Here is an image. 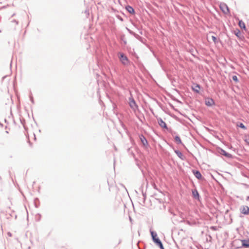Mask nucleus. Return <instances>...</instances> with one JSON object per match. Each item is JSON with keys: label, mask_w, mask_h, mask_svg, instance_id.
Listing matches in <instances>:
<instances>
[{"label": "nucleus", "mask_w": 249, "mask_h": 249, "mask_svg": "<svg viewBox=\"0 0 249 249\" xmlns=\"http://www.w3.org/2000/svg\"><path fill=\"white\" fill-rule=\"evenodd\" d=\"M194 56H195V55L193 53L192 54Z\"/></svg>", "instance_id": "nucleus-41"}, {"label": "nucleus", "mask_w": 249, "mask_h": 249, "mask_svg": "<svg viewBox=\"0 0 249 249\" xmlns=\"http://www.w3.org/2000/svg\"><path fill=\"white\" fill-rule=\"evenodd\" d=\"M30 101H31V102H32L33 104H34V98H33V96L32 95V94H30Z\"/></svg>", "instance_id": "nucleus-29"}, {"label": "nucleus", "mask_w": 249, "mask_h": 249, "mask_svg": "<svg viewBox=\"0 0 249 249\" xmlns=\"http://www.w3.org/2000/svg\"><path fill=\"white\" fill-rule=\"evenodd\" d=\"M118 18H119L120 20H121V21H123V18H122V17H121L120 16H119Z\"/></svg>", "instance_id": "nucleus-33"}, {"label": "nucleus", "mask_w": 249, "mask_h": 249, "mask_svg": "<svg viewBox=\"0 0 249 249\" xmlns=\"http://www.w3.org/2000/svg\"><path fill=\"white\" fill-rule=\"evenodd\" d=\"M175 153L177 155V156L182 160H184L185 159V156L182 154V153L178 150H174Z\"/></svg>", "instance_id": "nucleus-16"}, {"label": "nucleus", "mask_w": 249, "mask_h": 249, "mask_svg": "<svg viewBox=\"0 0 249 249\" xmlns=\"http://www.w3.org/2000/svg\"><path fill=\"white\" fill-rule=\"evenodd\" d=\"M159 125L162 128L168 129V128L166 123L161 118H159L157 119Z\"/></svg>", "instance_id": "nucleus-5"}, {"label": "nucleus", "mask_w": 249, "mask_h": 249, "mask_svg": "<svg viewBox=\"0 0 249 249\" xmlns=\"http://www.w3.org/2000/svg\"><path fill=\"white\" fill-rule=\"evenodd\" d=\"M0 125L1 126H2V125H3V124H1V123H0Z\"/></svg>", "instance_id": "nucleus-40"}, {"label": "nucleus", "mask_w": 249, "mask_h": 249, "mask_svg": "<svg viewBox=\"0 0 249 249\" xmlns=\"http://www.w3.org/2000/svg\"><path fill=\"white\" fill-rule=\"evenodd\" d=\"M246 200H249V196H248L247 197Z\"/></svg>", "instance_id": "nucleus-35"}, {"label": "nucleus", "mask_w": 249, "mask_h": 249, "mask_svg": "<svg viewBox=\"0 0 249 249\" xmlns=\"http://www.w3.org/2000/svg\"><path fill=\"white\" fill-rule=\"evenodd\" d=\"M129 104L130 107L133 110H136L138 108V105H137L135 100L134 99L132 96L129 98Z\"/></svg>", "instance_id": "nucleus-2"}, {"label": "nucleus", "mask_w": 249, "mask_h": 249, "mask_svg": "<svg viewBox=\"0 0 249 249\" xmlns=\"http://www.w3.org/2000/svg\"><path fill=\"white\" fill-rule=\"evenodd\" d=\"M237 126L244 130L247 129V127L242 123H238L237 124Z\"/></svg>", "instance_id": "nucleus-20"}, {"label": "nucleus", "mask_w": 249, "mask_h": 249, "mask_svg": "<svg viewBox=\"0 0 249 249\" xmlns=\"http://www.w3.org/2000/svg\"><path fill=\"white\" fill-rule=\"evenodd\" d=\"M139 137L142 143L144 146H147L148 145L147 140H146V138L144 136L143 134L140 135L139 136Z\"/></svg>", "instance_id": "nucleus-11"}, {"label": "nucleus", "mask_w": 249, "mask_h": 249, "mask_svg": "<svg viewBox=\"0 0 249 249\" xmlns=\"http://www.w3.org/2000/svg\"><path fill=\"white\" fill-rule=\"evenodd\" d=\"M174 139H175V142L178 144H180L184 145V144L182 143V142H181V140L180 137L178 136V135L176 136L174 138Z\"/></svg>", "instance_id": "nucleus-17"}, {"label": "nucleus", "mask_w": 249, "mask_h": 249, "mask_svg": "<svg viewBox=\"0 0 249 249\" xmlns=\"http://www.w3.org/2000/svg\"><path fill=\"white\" fill-rule=\"evenodd\" d=\"M192 195L193 197L196 200H200V196L196 189L192 190Z\"/></svg>", "instance_id": "nucleus-12"}, {"label": "nucleus", "mask_w": 249, "mask_h": 249, "mask_svg": "<svg viewBox=\"0 0 249 249\" xmlns=\"http://www.w3.org/2000/svg\"><path fill=\"white\" fill-rule=\"evenodd\" d=\"M119 58L120 61L124 65L127 66L129 65L130 61L127 56L125 55L124 53H120Z\"/></svg>", "instance_id": "nucleus-1"}, {"label": "nucleus", "mask_w": 249, "mask_h": 249, "mask_svg": "<svg viewBox=\"0 0 249 249\" xmlns=\"http://www.w3.org/2000/svg\"><path fill=\"white\" fill-rule=\"evenodd\" d=\"M116 107V105L115 104H113V108L114 109Z\"/></svg>", "instance_id": "nucleus-37"}, {"label": "nucleus", "mask_w": 249, "mask_h": 249, "mask_svg": "<svg viewBox=\"0 0 249 249\" xmlns=\"http://www.w3.org/2000/svg\"><path fill=\"white\" fill-rule=\"evenodd\" d=\"M160 249H164L162 242L158 246Z\"/></svg>", "instance_id": "nucleus-30"}, {"label": "nucleus", "mask_w": 249, "mask_h": 249, "mask_svg": "<svg viewBox=\"0 0 249 249\" xmlns=\"http://www.w3.org/2000/svg\"><path fill=\"white\" fill-rule=\"evenodd\" d=\"M8 234H9V235L11 236V233L9 232Z\"/></svg>", "instance_id": "nucleus-39"}, {"label": "nucleus", "mask_w": 249, "mask_h": 249, "mask_svg": "<svg viewBox=\"0 0 249 249\" xmlns=\"http://www.w3.org/2000/svg\"><path fill=\"white\" fill-rule=\"evenodd\" d=\"M125 9L131 14H134L135 13L134 9L130 5H127L125 7Z\"/></svg>", "instance_id": "nucleus-14"}, {"label": "nucleus", "mask_w": 249, "mask_h": 249, "mask_svg": "<svg viewBox=\"0 0 249 249\" xmlns=\"http://www.w3.org/2000/svg\"><path fill=\"white\" fill-rule=\"evenodd\" d=\"M217 151L219 154L223 155L228 159L233 158V156L231 154L227 152L225 150H223L221 148H218Z\"/></svg>", "instance_id": "nucleus-3"}, {"label": "nucleus", "mask_w": 249, "mask_h": 249, "mask_svg": "<svg viewBox=\"0 0 249 249\" xmlns=\"http://www.w3.org/2000/svg\"><path fill=\"white\" fill-rule=\"evenodd\" d=\"M154 188L156 189H157L156 185L155 184H154Z\"/></svg>", "instance_id": "nucleus-34"}, {"label": "nucleus", "mask_w": 249, "mask_h": 249, "mask_svg": "<svg viewBox=\"0 0 249 249\" xmlns=\"http://www.w3.org/2000/svg\"><path fill=\"white\" fill-rule=\"evenodd\" d=\"M121 39L124 45H126L127 44V41L125 39L124 35L121 36Z\"/></svg>", "instance_id": "nucleus-24"}, {"label": "nucleus", "mask_w": 249, "mask_h": 249, "mask_svg": "<svg viewBox=\"0 0 249 249\" xmlns=\"http://www.w3.org/2000/svg\"><path fill=\"white\" fill-rule=\"evenodd\" d=\"M212 38L213 41L214 42L215 44L217 43L219 41V39H218L216 36H212Z\"/></svg>", "instance_id": "nucleus-22"}, {"label": "nucleus", "mask_w": 249, "mask_h": 249, "mask_svg": "<svg viewBox=\"0 0 249 249\" xmlns=\"http://www.w3.org/2000/svg\"><path fill=\"white\" fill-rule=\"evenodd\" d=\"M234 35L240 39H243L244 38V36L241 33V31L238 29H236L233 31Z\"/></svg>", "instance_id": "nucleus-10"}, {"label": "nucleus", "mask_w": 249, "mask_h": 249, "mask_svg": "<svg viewBox=\"0 0 249 249\" xmlns=\"http://www.w3.org/2000/svg\"><path fill=\"white\" fill-rule=\"evenodd\" d=\"M12 22H15L17 25L18 24V21H17L15 19H13L12 20Z\"/></svg>", "instance_id": "nucleus-31"}, {"label": "nucleus", "mask_w": 249, "mask_h": 249, "mask_svg": "<svg viewBox=\"0 0 249 249\" xmlns=\"http://www.w3.org/2000/svg\"><path fill=\"white\" fill-rule=\"evenodd\" d=\"M170 107H171L172 108H174V106L172 104H170Z\"/></svg>", "instance_id": "nucleus-36"}, {"label": "nucleus", "mask_w": 249, "mask_h": 249, "mask_svg": "<svg viewBox=\"0 0 249 249\" xmlns=\"http://www.w3.org/2000/svg\"><path fill=\"white\" fill-rule=\"evenodd\" d=\"M85 13H86L88 15H89V10H85Z\"/></svg>", "instance_id": "nucleus-32"}, {"label": "nucleus", "mask_w": 249, "mask_h": 249, "mask_svg": "<svg viewBox=\"0 0 249 249\" xmlns=\"http://www.w3.org/2000/svg\"><path fill=\"white\" fill-rule=\"evenodd\" d=\"M139 191L142 192V200H141V202H140V203L143 206L145 204V201L146 197V194L145 192H144L143 191V189L142 188H140L139 189Z\"/></svg>", "instance_id": "nucleus-9"}, {"label": "nucleus", "mask_w": 249, "mask_h": 249, "mask_svg": "<svg viewBox=\"0 0 249 249\" xmlns=\"http://www.w3.org/2000/svg\"><path fill=\"white\" fill-rule=\"evenodd\" d=\"M238 25L240 27V28L246 29V27L245 24L242 20L239 21Z\"/></svg>", "instance_id": "nucleus-19"}, {"label": "nucleus", "mask_w": 249, "mask_h": 249, "mask_svg": "<svg viewBox=\"0 0 249 249\" xmlns=\"http://www.w3.org/2000/svg\"><path fill=\"white\" fill-rule=\"evenodd\" d=\"M157 59L159 64L160 65L161 68H162V69L163 70H164V67L163 66L161 61L158 57L157 58Z\"/></svg>", "instance_id": "nucleus-25"}, {"label": "nucleus", "mask_w": 249, "mask_h": 249, "mask_svg": "<svg viewBox=\"0 0 249 249\" xmlns=\"http://www.w3.org/2000/svg\"><path fill=\"white\" fill-rule=\"evenodd\" d=\"M246 137H248V138L245 139L244 141L249 145V135L248 136H246Z\"/></svg>", "instance_id": "nucleus-27"}, {"label": "nucleus", "mask_w": 249, "mask_h": 249, "mask_svg": "<svg viewBox=\"0 0 249 249\" xmlns=\"http://www.w3.org/2000/svg\"><path fill=\"white\" fill-rule=\"evenodd\" d=\"M126 30L128 31V32H129V33L132 35H133L134 33V32H133L132 31H131V30H130L129 28H126Z\"/></svg>", "instance_id": "nucleus-28"}, {"label": "nucleus", "mask_w": 249, "mask_h": 249, "mask_svg": "<svg viewBox=\"0 0 249 249\" xmlns=\"http://www.w3.org/2000/svg\"><path fill=\"white\" fill-rule=\"evenodd\" d=\"M242 247L246 248H249V239L241 240Z\"/></svg>", "instance_id": "nucleus-13"}, {"label": "nucleus", "mask_w": 249, "mask_h": 249, "mask_svg": "<svg viewBox=\"0 0 249 249\" xmlns=\"http://www.w3.org/2000/svg\"><path fill=\"white\" fill-rule=\"evenodd\" d=\"M241 213L245 215H248L249 213V207L247 206H243L240 209Z\"/></svg>", "instance_id": "nucleus-8"}, {"label": "nucleus", "mask_w": 249, "mask_h": 249, "mask_svg": "<svg viewBox=\"0 0 249 249\" xmlns=\"http://www.w3.org/2000/svg\"><path fill=\"white\" fill-rule=\"evenodd\" d=\"M192 172H193L194 176L197 179H198L199 180H202L204 179L203 177H202V176L199 171L196 170H193Z\"/></svg>", "instance_id": "nucleus-6"}, {"label": "nucleus", "mask_w": 249, "mask_h": 249, "mask_svg": "<svg viewBox=\"0 0 249 249\" xmlns=\"http://www.w3.org/2000/svg\"><path fill=\"white\" fill-rule=\"evenodd\" d=\"M232 79L235 83H238L239 82L238 78L236 75H233L232 76Z\"/></svg>", "instance_id": "nucleus-23"}, {"label": "nucleus", "mask_w": 249, "mask_h": 249, "mask_svg": "<svg viewBox=\"0 0 249 249\" xmlns=\"http://www.w3.org/2000/svg\"><path fill=\"white\" fill-rule=\"evenodd\" d=\"M221 10L225 14H227L230 12L229 8L227 5L224 3H220L219 5Z\"/></svg>", "instance_id": "nucleus-4"}, {"label": "nucleus", "mask_w": 249, "mask_h": 249, "mask_svg": "<svg viewBox=\"0 0 249 249\" xmlns=\"http://www.w3.org/2000/svg\"><path fill=\"white\" fill-rule=\"evenodd\" d=\"M35 206L36 208H37L38 207V206L35 203Z\"/></svg>", "instance_id": "nucleus-38"}, {"label": "nucleus", "mask_w": 249, "mask_h": 249, "mask_svg": "<svg viewBox=\"0 0 249 249\" xmlns=\"http://www.w3.org/2000/svg\"><path fill=\"white\" fill-rule=\"evenodd\" d=\"M152 240L154 242V243L158 246L161 243V241H160L159 237L155 238Z\"/></svg>", "instance_id": "nucleus-21"}, {"label": "nucleus", "mask_w": 249, "mask_h": 249, "mask_svg": "<svg viewBox=\"0 0 249 249\" xmlns=\"http://www.w3.org/2000/svg\"><path fill=\"white\" fill-rule=\"evenodd\" d=\"M150 233L152 240L158 237L157 233L156 231L150 230Z\"/></svg>", "instance_id": "nucleus-18"}, {"label": "nucleus", "mask_w": 249, "mask_h": 249, "mask_svg": "<svg viewBox=\"0 0 249 249\" xmlns=\"http://www.w3.org/2000/svg\"><path fill=\"white\" fill-rule=\"evenodd\" d=\"M206 106L208 107H211L215 104L214 101L211 98H207L205 101Z\"/></svg>", "instance_id": "nucleus-7"}, {"label": "nucleus", "mask_w": 249, "mask_h": 249, "mask_svg": "<svg viewBox=\"0 0 249 249\" xmlns=\"http://www.w3.org/2000/svg\"><path fill=\"white\" fill-rule=\"evenodd\" d=\"M132 36H133L136 38L138 39L141 38V37L139 35L136 34L135 33H134Z\"/></svg>", "instance_id": "nucleus-26"}, {"label": "nucleus", "mask_w": 249, "mask_h": 249, "mask_svg": "<svg viewBox=\"0 0 249 249\" xmlns=\"http://www.w3.org/2000/svg\"><path fill=\"white\" fill-rule=\"evenodd\" d=\"M192 89L195 92L199 93L200 86L197 84H194V86L192 87Z\"/></svg>", "instance_id": "nucleus-15"}]
</instances>
